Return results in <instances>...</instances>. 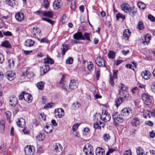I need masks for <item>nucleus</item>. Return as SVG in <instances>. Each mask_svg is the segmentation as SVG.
I'll return each instance as SVG.
<instances>
[{"instance_id": "f257e3e1", "label": "nucleus", "mask_w": 155, "mask_h": 155, "mask_svg": "<svg viewBox=\"0 0 155 155\" xmlns=\"http://www.w3.org/2000/svg\"><path fill=\"white\" fill-rule=\"evenodd\" d=\"M128 88L124 85L121 84L119 91V94L121 96L124 97L125 98L129 97V94L127 92Z\"/></svg>"}, {"instance_id": "f03ea898", "label": "nucleus", "mask_w": 155, "mask_h": 155, "mask_svg": "<svg viewBox=\"0 0 155 155\" xmlns=\"http://www.w3.org/2000/svg\"><path fill=\"white\" fill-rule=\"evenodd\" d=\"M44 65L41 69V74L43 75L48 71V57L47 56L44 59Z\"/></svg>"}, {"instance_id": "7ed1b4c3", "label": "nucleus", "mask_w": 155, "mask_h": 155, "mask_svg": "<svg viewBox=\"0 0 155 155\" xmlns=\"http://www.w3.org/2000/svg\"><path fill=\"white\" fill-rule=\"evenodd\" d=\"M142 99L146 105H149L151 104L152 99L148 94L146 93L143 94Z\"/></svg>"}, {"instance_id": "20e7f679", "label": "nucleus", "mask_w": 155, "mask_h": 155, "mask_svg": "<svg viewBox=\"0 0 155 155\" xmlns=\"http://www.w3.org/2000/svg\"><path fill=\"white\" fill-rule=\"evenodd\" d=\"M114 121L117 124L122 123L124 120L120 117V115L117 112H114L112 115Z\"/></svg>"}, {"instance_id": "39448f33", "label": "nucleus", "mask_w": 155, "mask_h": 155, "mask_svg": "<svg viewBox=\"0 0 155 155\" xmlns=\"http://www.w3.org/2000/svg\"><path fill=\"white\" fill-rule=\"evenodd\" d=\"M101 118L103 121L107 122L110 120V116L107 111L103 110Z\"/></svg>"}, {"instance_id": "423d86ee", "label": "nucleus", "mask_w": 155, "mask_h": 155, "mask_svg": "<svg viewBox=\"0 0 155 155\" xmlns=\"http://www.w3.org/2000/svg\"><path fill=\"white\" fill-rule=\"evenodd\" d=\"M54 115L56 118H61L64 115V112L62 108H58L54 110Z\"/></svg>"}, {"instance_id": "0eeeda50", "label": "nucleus", "mask_w": 155, "mask_h": 155, "mask_svg": "<svg viewBox=\"0 0 155 155\" xmlns=\"http://www.w3.org/2000/svg\"><path fill=\"white\" fill-rule=\"evenodd\" d=\"M25 152L27 155H33L35 152V149L33 146H27L25 147Z\"/></svg>"}, {"instance_id": "6e6552de", "label": "nucleus", "mask_w": 155, "mask_h": 155, "mask_svg": "<svg viewBox=\"0 0 155 155\" xmlns=\"http://www.w3.org/2000/svg\"><path fill=\"white\" fill-rule=\"evenodd\" d=\"M78 86V82L74 80H71L69 85L68 90H72L76 89Z\"/></svg>"}, {"instance_id": "1a4fd4ad", "label": "nucleus", "mask_w": 155, "mask_h": 155, "mask_svg": "<svg viewBox=\"0 0 155 155\" xmlns=\"http://www.w3.org/2000/svg\"><path fill=\"white\" fill-rule=\"evenodd\" d=\"M95 62L97 65L101 67L105 66V62L103 58L101 57H97L95 60Z\"/></svg>"}, {"instance_id": "9d476101", "label": "nucleus", "mask_w": 155, "mask_h": 155, "mask_svg": "<svg viewBox=\"0 0 155 155\" xmlns=\"http://www.w3.org/2000/svg\"><path fill=\"white\" fill-rule=\"evenodd\" d=\"M15 73L12 71H7L5 75L6 77L10 81L14 80L15 77Z\"/></svg>"}, {"instance_id": "9b49d317", "label": "nucleus", "mask_w": 155, "mask_h": 155, "mask_svg": "<svg viewBox=\"0 0 155 155\" xmlns=\"http://www.w3.org/2000/svg\"><path fill=\"white\" fill-rule=\"evenodd\" d=\"M25 16L22 12H18L15 13V18L16 20L18 22H21L24 19Z\"/></svg>"}, {"instance_id": "f8f14e48", "label": "nucleus", "mask_w": 155, "mask_h": 155, "mask_svg": "<svg viewBox=\"0 0 155 155\" xmlns=\"http://www.w3.org/2000/svg\"><path fill=\"white\" fill-rule=\"evenodd\" d=\"M130 7V5L126 3H123L121 5V9L126 13H128Z\"/></svg>"}, {"instance_id": "ddd939ff", "label": "nucleus", "mask_w": 155, "mask_h": 155, "mask_svg": "<svg viewBox=\"0 0 155 155\" xmlns=\"http://www.w3.org/2000/svg\"><path fill=\"white\" fill-rule=\"evenodd\" d=\"M53 148L57 153H59L61 152L62 149V146L59 143H55L53 145Z\"/></svg>"}, {"instance_id": "4468645a", "label": "nucleus", "mask_w": 155, "mask_h": 155, "mask_svg": "<svg viewBox=\"0 0 155 155\" xmlns=\"http://www.w3.org/2000/svg\"><path fill=\"white\" fill-rule=\"evenodd\" d=\"M62 5L61 0H55L53 3V7L55 10L59 9Z\"/></svg>"}, {"instance_id": "2eb2a0df", "label": "nucleus", "mask_w": 155, "mask_h": 155, "mask_svg": "<svg viewBox=\"0 0 155 155\" xmlns=\"http://www.w3.org/2000/svg\"><path fill=\"white\" fill-rule=\"evenodd\" d=\"M34 13L36 15H38L40 17L43 16L46 17H48V11L38 10L34 12Z\"/></svg>"}, {"instance_id": "dca6fc26", "label": "nucleus", "mask_w": 155, "mask_h": 155, "mask_svg": "<svg viewBox=\"0 0 155 155\" xmlns=\"http://www.w3.org/2000/svg\"><path fill=\"white\" fill-rule=\"evenodd\" d=\"M62 77L61 78V80L59 82L60 87L62 88L64 90L66 91L67 88L66 87V82L64 81L65 78V75H62Z\"/></svg>"}, {"instance_id": "f3484780", "label": "nucleus", "mask_w": 155, "mask_h": 155, "mask_svg": "<svg viewBox=\"0 0 155 155\" xmlns=\"http://www.w3.org/2000/svg\"><path fill=\"white\" fill-rule=\"evenodd\" d=\"M132 113L131 110L129 108H124L121 111V115L124 116H128L130 114Z\"/></svg>"}, {"instance_id": "a211bd4d", "label": "nucleus", "mask_w": 155, "mask_h": 155, "mask_svg": "<svg viewBox=\"0 0 155 155\" xmlns=\"http://www.w3.org/2000/svg\"><path fill=\"white\" fill-rule=\"evenodd\" d=\"M131 123L133 126L137 127L140 123V120L138 117H135L132 118Z\"/></svg>"}, {"instance_id": "6ab92c4d", "label": "nucleus", "mask_w": 155, "mask_h": 155, "mask_svg": "<svg viewBox=\"0 0 155 155\" xmlns=\"http://www.w3.org/2000/svg\"><path fill=\"white\" fill-rule=\"evenodd\" d=\"M73 37L74 39L77 40H79L80 39L84 40V39L83 35L80 32L74 34L73 35Z\"/></svg>"}, {"instance_id": "aec40b11", "label": "nucleus", "mask_w": 155, "mask_h": 155, "mask_svg": "<svg viewBox=\"0 0 155 155\" xmlns=\"http://www.w3.org/2000/svg\"><path fill=\"white\" fill-rule=\"evenodd\" d=\"M151 39L150 35L147 34L144 35V37L142 39V42L144 45H147L150 42Z\"/></svg>"}, {"instance_id": "412c9836", "label": "nucleus", "mask_w": 155, "mask_h": 155, "mask_svg": "<svg viewBox=\"0 0 155 155\" xmlns=\"http://www.w3.org/2000/svg\"><path fill=\"white\" fill-rule=\"evenodd\" d=\"M16 123L18 126L22 128L25 127V120L23 118H20L18 119Z\"/></svg>"}, {"instance_id": "4be33fe9", "label": "nucleus", "mask_w": 155, "mask_h": 155, "mask_svg": "<svg viewBox=\"0 0 155 155\" xmlns=\"http://www.w3.org/2000/svg\"><path fill=\"white\" fill-rule=\"evenodd\" d=\"M141 75L143 78L145 80L149 79L150 77V73L148 71H143Z\"/></svg>"}, {"instance_id": "5701e85b", "label": "nucleus", "mask_w": 155, "mask_h": 155, "mask_svg": "<svg viewBox=\"0 0 155 155\" xmlns=\"http://www.w3.org/2000/svg\"><path fill=\"white\" fill-rule=\"evenodd\" d=\"M34 44L35 41L31 39H27L24 43V45L27 47H31L33 46Z\"/></svg>"}, {"instance_id": "b1692460", "label": "nucleus", "mask_w": 155, "mask_h": 155, "mask_svg": "<svg viewBox=\"0 0 155 155\" xmlns=\"http://www.w3.org/2000/svg\"><path fill=\"white\" fill-rule=\"evenodd\" d=\"M130 34L131 32L130 30L128 29H125L123 33L124 38L126 40H128Z\"/></svg>"}, {"instance_id": "393cba45", "label": "nucleus", "mask_w": 155, "mask_h": 155, "mask_svg": "<svg viewBox=\"0 0 155 155\" xmlns=\"http://www.w3.org/2000/svg\"><path fill=\"white\" fill-rule=\"evenodd\" d=\"M9 104L12 106L15 105L18 103V100L15 96H13L10 97Z\"/></svg>"}, {"instance_id": "a878e982", "label": "nucleus", "mask_w": 155, "mask_h": 155, "mask_svg": "<svg viewBox=\"0 0 155 155\" xmlns=\"http://www.w3.org/2000/svg\"><path fill=\"white\" fill-rule=\"evenodd\" d=\"M24 99L28 103H30L32 101V97L31 94L25 93Z\"/></svg>"}, {"instance_id": "bb28decb", "label": "nucleus", "mask_w": 155, "mask_h": 155, "mask_svg": "<svg viewBox=\"0 0 155 155\" xmlns=\"http://www.w3.org/2000/svg\"><path fill=\"white\" fill-rule=\"evenodd\" d=\"M95 153L96 155H104V150L101 148L98 147L96 149Z\"/></svg>"}, {"instance_id": "cd10ccee", "label": "nucleus", "mask_w": 155, "mask_h": 155, "mask_svg": "<svg viewBox=\"0 0 155 155\" xmlns=\"http://www.w3.org/2000/svg\"><path fill=\"white\" fill-rule=\"evenodd\" d=\"M143 116L146 118H149L150 117L152 114L148 110H143Z\"/></svg>"}, {"instance_id": "c85d7f7f", "label": "nucleus", "mask_w": 155, "mask_h": 155, "mask_svg": "<svg viewBox=\"0 0 155 155\" xmlns=\"http://www.w3.org/2000/svg\"><path fill=\"white\" fill-rule=\"evenodd\" d=\"M5 3L6 5L12 7L16 5L15 0H5Z\"/></svg>"}, {"instance_id": "c756f323", "label": "nucleus", "mask_w": 155, "mask_h": 155, "mask_svg": "<svg viewBox=\"0 0 155 155\" xmlns=\"http://www.w3.org/2000/svg\"><path fill=\"white\" fill-rule=\"evenodd\" d=\"M8 63L9 68L12 69L14 68L15 64L14 59L13 58H11L8 59Z\"/></svg>"}, {"instance_id": "7c9ffc66", "label": "nucleus", "mask_w": 155, "mask_h": 155, "mask_svg": "<svg viewBox=\"0 0 155 155\" xmlns=\"http://www.w3.org/2000/svg\"><path fill=\"white\" fill-rule=\"evenodd\" d=\"M129 10L128 12L132 16H134L136 13L137 11V8L134 7H131L130 6Z\"/></svg>"}, {"instance_id": "2f4dec72", "label": "nucleus", "mask_w": 155, "mask_h": 155, "mask_svg": "<svg viewBox=\"0 0 155 155\" xmlns=\"http://www.w3.org/2000/svg\"><path fill=\"white\" fill-rule=\"evenodd\" d=\"M40 32L41 30L39 28L37 27L35 28H33L32 31V33L33 34V37L37 36V35H39L40 33Z\"/></svg>"}, {"instance_id": "473e14b6", "label": "nucleus", "mask_w": 155, "mask_h": 155, "mask_svg": "<svg viewBox=\"0 0 155 155\" xmlns=\"http://www.w3.org/2000/svg\"><path fill=\"white\" fill-rule=\"evenodd\" d=\"M93 149V147L89 143H87L85 145L83 148V151L85 152L86 151H89L90 150Z\"/></svg>"}, {"instance_id": "72a5a7b5", "label": "nucleus", "mask_w": 155, "mask_h": 155, "mask_svg": "<svg viewBox=\"0 0 155 155\" xmlns=\"http://www.w3.org/2000/svg\"><path fill=\"white\" fill-rule=\"evenodd\" d=\"M5 121L3 120L0 121V131L1 133H3L5 128Z\"/></svg>"}, {"instance_id": "f704fd0d", "label": "nucleus", "mask_w": 155, "mask_h": 155, "mask_svg": "<svg viewBox=\"0 0 155 155\" xmlns=\"http://www.w3.org/2000/svg\"><path fill=\"white\" fill-rule=\"evenodd\" d=\"M51 123L52 124H49V128L50 127L51 128V129H50V130L49 132H51L53 130V127L52 125H53L54 126H57L58 125L57 123L56 122V121L55 120H52L51 121Z\"/></svg>"}, {"instance_id": "c9c22d12", "label": "nucleus", "mask_w": 155, "mask_h": 155, "mask_svg": "<svg viewBox=\"0 0 155 155\" xmlns=\"http://www.w3.org/2000/svg\"><path fill=\"white\" fill-rule=\"evenodd\" d=\"M123 101V98L122 97H119L116 101L115 102V105L117 108H118L119 106L121 104Z\"/></svg>"}, {"instance_id": "e433bc0d", "label": "nucleus", "mask_w": 155, "mask_h": 155, "mask_svg": "<svg viewBox=\"0 0 155 155\" xmlns=\"http://www.w3.org/2000/svg\"><path fill=\"white\" fill-rule=\"evenodd\" d=\"M1 45L2 47L6 48H9L10 47V43L7 41H4L2 42Z\"/></svg>"}, {"instance_id": "4c0bfd02", "label": "nucleus", "mask_w": 155, "mask_h": 155, "mask_svg": "<svg viewBox=\"0 0 155 155\" xmlns=\"http://www.w3.org/2000/svg\"><path fill=\"white\" fill-rule=\"evenodd\" d=\"M87 68L89 71H91L93 69L94 64L91 61H89L87 63Z\"/></svg>"}, {"instance_id": "58836bf2", "label": "nucleus", "mask_w": 155, "mask_h": 155, "mask_svg": "<svg viewBox=\"0 0 155 155\" xmlns=\"http://www.w3.org/2000/svg\"><path fill=\"white\" fill-rule=\"evenodd\" d=\"M62 54L64 55L68 49V46L67 45H62Z\"/></svg>"}, {"instance_id": "ea45409f", "label": "nucleus", "mask_w": 155, "mask_h": 155, "mask_svg": "<svg viewBox=\"0 0 155 155\" xmlns=\"http://www.w3.org/2000/svg\"><path fill=\"white\" fill-rule=\"evenodd\" d=\"M44 83L43 82H38L37 84V87L40 90H42L44 88Z\"/></svg>"}, {"instance_id": "a19ab883", "label": "nucleus", "mask_w": 155, "mask_h": 155, "mask_svg": "<svg viewBox=\"0 0 155 155\" xmlns=\"http://www.w3.org/2000/svg\"><path fill=\"white\" fill-rule=\"evenodd\" d=\"M136 152L137 155H144L143 150L140 147H138L137 148Z\"/></svg>"}, {"instance_id": "79ce46f5", "label": "nucleus", "mask_w": 155, "mask_h": 155, "mask_svg": "<svg viewBox=\"0 0 155 155\" xmlns=\"http://www.w3.org/2000/svg\"><path fill=\"white\" fill-rule=\"evenodd\" d=\"M45 137V136L41 134L36 137V139L38 141H43L44 140Z\"/></svg>"}, {"instance_id": "37998d69", "label": "nucleus", "mask_w": 155, "mask_h": 155, "mask_svg": "<svg viewBox=\"0 0 155 155\" xmlns=\"http://www.w3.org/2000/svg\"><path fill=\"white\" fill-rule=\"evenodd\" d=\"M108 56L109 58L113 59L115 56V53L113 51H110L108 54Z\"/></svg>"}, {"instance_id": "c03bdc74", "label": "nucleus", "mask_w": 155, "mask_h": 155, "mask_svg": "<svg viewBox=\"0 0 155 155\" xmlns=\"http://www.w3.org/2000/svg\"><path fill=\"white\" fill-rule=\"evenodd\" d=\"M81 106V104L78 102H74L72 105V108L74 109H76L78 108Z\"/></svg>"}, {"instance_id": "a18cd8bd", "label": "nucleus", "mask_w": 155, "mask_h": 155, "mask_svg": "<svg viewBox=\"0 0 155 155\" xmlns=\"http://www.w3.org/2000/svg\"><path fill=\"white\" fill-rule=\"evenodd\" d=\"M104 140L105 142H107L110 139V137L108 134H105L103 136Z\"/></svg>"}, {"instance_id": "49530a36", "label": "nucleus", "mask_w": 155, "mask_h": 155, "mask_svg": "<svg viewBox=\"0 0 155 155\" xmlns=\"http://www.w3.org/2000/svg\"><path fill=\"white\" fill-rule=\"evenodd\" d=\"M137 6L139 8L141 9H144L146 7L145 4L142 2H140L138 3Z\"/></svg>"}, {"instance_id": "de8ad7c7", "label": "nucleus", "mask_w": 155, "mask_h": 155, "mask_svg": "<svg viewBox=\"0 0 155 155\" xmlns=\"http://www.w3.org/2000/svg\"><path fill=\"white\" fill-rule=\"evenodd\" d=\"M5 114L8 121L10 123V117L12 114L9 111H7Z\"/></svg>"}, {"instance_id": "09e8293b", "label": "nucleus", "mask_w": 155, "mask_h": 155, "mask_svg": "<svg viewBox=\"0 0 155 155\" xmlns=\"http://www.w3.org/2000/svg\"><path fill=\"white\" fill-rule=\"evenodd\" d=\"M90 130L89 128L86 127L84 128L82 130L83 134L84 136H86L89 133Z\"/></svg>"}, {"instance_id": "8fccbe9b", "label": "nucleus", "mask_w": 155, "mask_h": 155, "mask_svg": "<svg viewBox=\"0 0 155 155\" xmlns=\"http://www.w3.org/2000/svg\"><path fill=\"white\" fill-rule=\"evenodd\" d=\"M83 36L84 38V40H87L89 41H91L90 39V34L89 33H85L84 34Z\"/></svg>"}, {"instance_id": "3c124183", "label": "nucleus", "mask_w": 155, "mask_h": 155, "mask_svg": "<svg viewBox=\"0 0 155 155\" xmlns=\"http://www.w3.org/2000/svg\"><path fill=\"white\" fill-rule=\"evenodd\" d=\"M73 61V58L71 57H69L66 60V63L68 64H72Z\"/></svg>"}, {"instance_id": "603ef678", "label": "nucleus", "mask_w": 155, "mask_h": 155, "mask_svg": "<svg viewBox=\"0 0 155 155\" xmlns=\"http://www.w3.org/2000/svg\"><path fill=\"white\" fill-rule=\"evenodd\" d=\"M116 18L117 20H119L120 18H121L123 19H125L124 16L120 13H118L116 15Z\"/></svg>"}, {"instance_id": "864d4df0", "label": "nucleus", "mask_w": 155, "mask_h": 155, "mask_svg": "<svg viewBox=\"0 0 155 155\" xmlns=\"http://www.w3.org/2000/svg\"><path fill=\"white\" fill-rule=\"evenodd\" d=\"M138 28L140 30H142L144 28V25L142 21L139 22L138 25Z\"/></svg>"}, {"instance_id": "5fc2aeb1", "label": "nucleus", "mask_w": 155, "mask_h": 155, "mask_svg": "<svg viewBox=\"0 0 155 155\" xmlns=\"http://www.w3.org/2000/svg\"><path fill=\"white\" fill-rule=\"evenodd\" d=\"M34 75L33 72L31 71H27L26 73V76L29 78H32Z\"/></svg>"}, {"instance_id": "6e6d98bb", "label": "nucleus", "mask_w": 155, "mask_h": 155, "mask_svg": "<svg viewBox=\"0 0 155 155\" xmlns=\"http://www.w3.org/2000/svg\"><path fill=\"white\" fill-rule=\"evenodd\" d=\"M80 125V124L78 123H76L74 124L73 126L72 130L73 131L75 132L78 129V127Z\"/></svg>"}, {"instance_id": "4d7b16f0", "label": "nucleus", "mask_w": 155, "mask_h": 155, "mask_svg": "<svg viewBox=\"0 0 155 155\" xmlns=\"http://www.w3.org/2000/svg\"><path fill=\"white\" fill-rule=\"evenodd\" d=\"M94 127L95 128L97 129H101V126L100 125L99 123H96L94 124Z\"/></svg>"}, {"instance_id": "13d9d810", "label": "nucleus", "mask_w": 155, "mask_h": 155, "mask_svg": "<svg viewBox=\"0 0 155 155\" xmlns=\"http://www.w3.org/2000/svg\"><path fill=\"white\" fill-rule=\"evenodd\" d=\"M114 77L113 76L111 75H110V76L109 83L112 86H114Z\"/></svg>"}, {"instance_id": "bf43d9fd", "label": "nucleus", "mask_w": 155, "mask_h": 155, "mask_svg": "<svg viewBox=\"0 0 155 155\" xmlns=\"http://www.w3.org/2000/svg\"><path fill=\"white\" fill-rule=\"evenodd\" d=\"M40 118L42 120H45L46 119V116L43 113H41L39 116Z\"/></svg>"}, {"instance_id": "052dcab7", "label": "nucleus", "mask_w": 155, "mask_h": 155, "mask_svg": "<svg viewBox=\"0 0 155 155\" xmlns=\"http://www.w3.org/2000/svg\"><path fill=\"white\" fill-rule=\"evenodd\" d=\"M145 155H155V150H150L149 152H147Z\"/></svg>"}, {"instance_id": "680f3d73", "label": "nucleus", "mask_w": 155, "mask_h": 155, "mask_svg": "<svg viewBox=\"0 0 155 155\" xmlns=\"http://www.w3.org/2000/svg\"><path fill=\"white\" fill-rule=\"evenodd\" d=\"M85 153L86 155H93V149H92L90 150L89 151H86Z\"/></svg>"}, {"instance_id": "e2e57ef3", "label": "nucleus", "mask_w": 155, "mask_h": 155, "mask_svg": "<svg viewBox=\"0 0 155 155\" xmlns=\"http://www.w3.org/2000/svg\"><path fill=\"white\" fill-rule=\"evenodd\" d=\"M43 6L45 8H48V0H44V1Z\"/></svg>"}, {"instance_id": "0e129e2a", "label": "nucleus", "mask_w": 155, "mask_h": 155, "mask_svg": "<svg viewBox=\"0 0 155 155\" xmlns=\"http://www.w3.org/2000/svg\"><path fill=\"white\" fill-rule=\"evenodd\" d=\"M123 62V61L122 60L117 59L114 61V63L117 65H118L121 63Z\"/></svg>"}, {"instance_id": "69168bd1", "label": "nucleus", "mask_w": 155, "mask_h": 155, "mask_svg": "<svg viewBox=\"0 0 155 155\" xmlns=\"http://www.w3.org/2000/svg\"><path fill=\"white\" fill-rule=\"evenodd\" d=\"M70 7L73 10L75 9L76 8V4L75 2L74 1L72 2L71 3V5L70 6Z\"/></svg>"}, {"instance_id": "338daca9", "label": "nucleus", "mask_w": 155, "mask_h": 155, "mask_svg": "<svg viewBox=\"0 0 155 155\" xmlns=\"http://www.w3.org/2000/svg\"><path fill=\"white\" fill-rule=\"evenodd\" d=\"M148 18L152 21H154L155 20L154 17L151 15H149L148 16Z\"/></svg>"}, {"instance_id": "774afa93", "label": "nucleus", "mask_w": 155, "mask_h": 155, "mask_svg": "<svg viewBox=\"0 0 155 155\" xmlns=\"http://www.w3.org/2000/svg\"><path fill=\"white\" fill-rule=\"evenodd\" d=\"M124 154V155H131L132 153L130 150L129 149L125 151Z\"/></svg>"}]
</instances>
